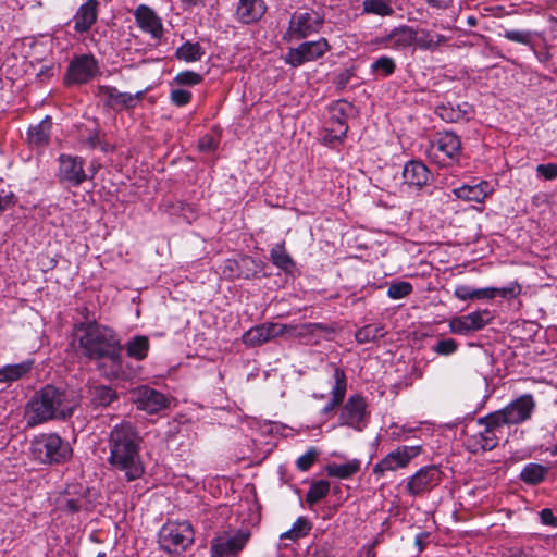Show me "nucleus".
<instances>
[{
    "instance_id": "nucleus-26",
    "label": "nucleus",
    "mask_w": 557,
    "mask_h": 557,
    "mask_svg": "<svg viewBox=\"0 0 557 557\" xmlns=\"http://www.w3.org/2000/svg\"><path fill=\"white\" fill-rule=\"evenodd\" d=\"M435 114L447 123H457L468 121L473 115V108L468 102L456 106L453 103H442L435 108Z\"/></svg>"
},
{
    "instance_id": "nucleus-64",
    "label": "nucleus",
    "mask_w": 557,
    "mask_h": 557,
    "mask_svg": "<svg viewBox=\"0 0 557 557\" xmlns=\"http://www.w3.org/2000/svg\"><path fill=\"white\" fill-rule=\"evenodd\" d=\"M311 557H332L331 549L326 546L317 547Z\"/></svg>"
},
{
    "instance_id": "nucleus-21",
    "label": "nucleus",
    "mask_w": 557,
    "mask_h": 557,
    "mask_svg": "<svg viewBox=\"0 0 557 557\" xmlns=\"http://www.w3.org/2000/svg\"><path fill=\"white\" fill-rule=\"evenodd\" d=\"M348 125L346 122L344 107L338 106L332 110V114L324 127V141L330 145L342 143L346 137Z\"/></svg>"
},
{
    "instance_id": "nucleus-52",
    "label": "nucleus",
    "mask_w": 557,
    "mask_h": 557,
    "mask_svg": "<svg viewBox=\"0 0 557 557\" xmlns=\"http://www.w3.org/2000/svg\"><path fill=\"white\" fill-rule=\"evenodd\" d=\"M15 200L14 193L11 187L0 182V214L10 208Z\"/></svg>"
},
{
    "instance_id": "nucleus-55",
    "label": "nucleus",
    "mask_w": 557,
    "mask_h": 557,
    "mask_svg": "<svg viewBox=\"0 0 557 557\" xmlns=\"http://www.w3.org/2000/svg\"><path fill=\"white\" fill-rule=\"evenodd\" d=\"M455 296L460 300H475V288L468 285L457 286Z\"/></svg>"
},
{
    "instance_id": "nucleus-58",
    "label": "nucleus",
    "mask_w": 557,
    "mask_h": 557,
    "mask_svg": "<svg viewBox=\"0 0 557 557\" xmlns=\"http://www.w3.org/2000/svg\"><path fill=\"white\" fill-rule=\"evenodd\" d=\"M198 147L200 151L209 152L215 149V141L212 136L206 135L199 139Z\"/></svg>"
},
{
    "instance_id": "nucleus-32",
    "label": "nucleus",
    "mask_w": 557,
    "mask_h": 557,
    "mask_svg": "<svg viewBox=\"0 0 557 557\" xmlns=\"http://www.w3.org/2000/svg\"><path fill=\"white\" fill-rule=\"evenodd\" d=\"M34 361L25 360L15 364H7L0 368V383L8 385L24 377L33 369Z\"/></svg>"
},
{
    "instance_id": "nucleus-8",
    "label": "nucleus",
    "mask_w": 557,
    "mask_h": 557,
    "mask_svg": "<svg viewBox=\"0 0 557 557\" xmlns=\"http://www.w3.org/2000/svg\"><path fill=\"white\" fill-rule=\"evenodd\" d=\"M429 158L441 166H449L459 160L461 140L453 132L438 133L431 141Z\"/></svg>"
},
{
    "instance_id": "nucleus-50",
    "label": "nucleus",
    "mask_w": 557,
    "mask_h": 557,
    "mask_svg": "<svg viewBox=\"0 0 557 557\" xmlns=\"http://www.w3.org/2000/svg\"><path fill=\"white\" fill-rule=\"evenodd\" d=\"M458 348V344L453 338H444L440 339L434 346L433 351L443 355V356H449L453 355Z\"/></svg>"
},
{
    "instance_id": "nucleus-51",
    "label": "nucleus",
    "mask_w": 557,
    "mask_h": 557,
    "mask_svg": "<svg viewBox=\"0 0 557 557\" xmlns=\"http://www.w3.org/2000/svg\"><path fill=\"white\" fill-rule=\"evenodd\" d=\"M319 453L317 448L311 447L304 455L298 457L296 460V466L300 471H307L311 468V466L315 462Z\"/></svg>"
},
{
    "instance_id": "nucleus-49",
    "label": "nucleus",
    "mask_w": 557,
    "mask_h": 557,
    "mask_svg": "<svg viewBox=\"0 0 557 557\" xmlns=\"http://www.w3.org/2000/svg\"><path fill=\"white\" fill-rule=\"evenodd\" d=\"M202 76L199 73L193 71H183L176 74L174 83L180 86H195L200 84Z\"/></svg>"
},
{
    "instance_id": "nucleus-4",
    "label": "nucleus",
    "mask_w": 557,
    "mask_h": 557,
    "mask_svg": "<svg viewBox=\"0 0 557 557\" xmlns=\"http://www.w3.org/2000/svg\"><path fill=\"white\" fill-rule=\"evenodd\" d=\"M34 460L42 465H62L73 456V448L57 433L39 434L30 442Z\"/></svg>"
},
{
    "instance_id": "nucleus-62",
    "label": "nucleus",
    "mask_w": 557,
    "mask_h": 557,
    "mask_svg": "<svg viewBox=\"0 0 557 557\" xmlns=\"http://www.w3.org/2000/svg\"><path fill=\"white\" fill-rule=\"evenodd\" d=\"M352 72L350 70H345L343 72H341L338 75H337V85L338 86H346L350 78L352 77Z\"/></svg>"
},
{
    "instance_id": "nucleus-45",
    "label": "nucleus",
    "mask_w": 557,
    "mask_h": 557,
    "mask_svg": "<svg viewBox=\"0 0 557 557\" xmlns=\"http://www.w3.org/2000/svg\"><path fill=\"white\" fill-rule=\"evenodd\" d=\"M534 33L531 30L523 29H506L503 34L504 38L509 41L521 44L528 46L530 49H533L532 37Z\"/></svg>"
},
{
    "instance_id": "nucleus-41",
    "label": "nucleus",
    "mask_w": 557,
    "mask_h": 557,
    "mask_svg": "<svg viewBox=\"0 0 557 557\" xmlns=\"http://www.w3.org/2000/svg\"><path fill=\"white\" fill-rule=\"evenodd\" d=\"M311 530V523L305 517H299L293 524V527L283 532L280 535L281 540H290L296 542L297 540L306 536Z\"/></svg>"
},
{
    "instance_id": "nucleus-10",
    "label": "nucleus",
    "mask_w": 557,
    "mask_h": 557,
    "mask_svg": "<svg viewBox=\"0 0 557 557\" xmlns=\"http://www.w3.org/2000/svg\"><path fill=\"white\" fill-rule=\"evenodd\" d=\"M535 408V403L530 394L522 395L505 408L494 411L493 413L504 426L519 424L531 418Z\"/></svg>"
},
{
    "instance_id": "nucleus-5",
    "label": "nucleus",
    "mask_w": 557,
    "mask_h": 557,
    "mask_svg": "<svg viewBox=\"0 0 557 557\" xmlns=\"http://www.w3.org/2000/svg\"><path fill=\"white\" fill-rule=\"evenodd\" d=\"M195 532L188 521L165 523L159 532L160 547L168 553H182L194 543Z\"/></svg>"
},
{
    "instance_id": "nucleus-34",
    "label": "nucleus",
    "mask_w": 557,
    "mask_h": 557,
    "mask_svg": "<svg viewBox=\"0 0 557 557\" xmlns=\"http://www.w3.org/2000/svg\"><path fill=\"white\" fill-rule=\"evenodd\" d=\"M270 259L272 263L285 271L292 272L295 268V262L290 255L286 251L284 243L275 244L270 250Z\"/></svg>"
},
{
    "instance_id": "nucleus-33",
    "label": "nucleus",
    "mask_w": 557,
    "mask_h": 557,
    "mask_svg": "<svg viewBox=\"0 0 557 557\" xmlns=\"http://www.w3.org/2000/svg\"><path fill=\"white\" fill-rule=\"evenodd\" d=\"M117 394L111 387L97 385L89 388V399L94 407H107L116 400Z\"/></svg>"
},
{
    "instance_id": "nucleus-36",
    "label": "nucleus",
    "mask_w": 557,
    "mask_h": 557,
    "mask_svg": "<svg viewBox=\"0 0 557 557\" xmlns=\"http://www.w3.org/2000/svg\"><path fill=\"white\" fill-rule=\"evenodd\" d=\"M549 469L540 463H528L521 470L520 479L530 485H536L543 482L548 474Z\"/></svg>"
},
{
    "instance_id": "nucleus-27",
    "label": "nucleus",
    "mask_w": 557,
    "mask_h": 557,
    "mask_svg": "<svg viewBox=\"0 0 557 557\" xmlns=\"http://www.w3.org/2000/svg\"><path fill=\"white\" fill-rule=\"evenodd\" d=\"M403 178L408 186L422 188L430 182L431 173L423 162L412 160L405 164Z\"/></svg>"
},
{
    "instance_id": "nucleus-15",
    "label": "nucleus",
    "mask_w": 557,
    "mask_h": 557,
    "mask_svg": "<svg viewBox=\"0 0 557 557\" xmlns=\"http://www.w3.org/2000/svg\"><path fill=\"white\" fill-rule=\"evenodd\" d=\"M133 401L137 409L149 414L158 413L168 406V398L149 386H139L133 392Z\"/></svg>"
},
{
    "instance_id": "nucleus-54",
    "label": "nucleus",
    "mask_w": 557,
    "mask_h": 557,
    "mask_svg": "<svg viewBox=\"0 0 557 557\" xmlns=\"http://www.w3.org/2000/svg\"><path fill=\"white\" fill-rule=\"evenodd\" d=\"M537 175L542 176L546 181H552L557 178V164L556 163H546L539 164L536 166Z\"/></svg>"
},
{
    "instance_id": "nucleus-25",
    "label": "nucleus",
    "mask_w": 557,
    "mask_h": 557,
    "mask_svg": "<svg viewBox=\"0 0 557 557\" xmlns=\"http://www.w3.org/2000/svg\"><path fill=\"white\" fill-rule=\"evenodd\" d=\"M98 0H87L76 11L73 21L74 29L79 34L87 33L98 17Z\"/></svg>"
},
{
    "instance_id": "nucleus-42",
    "label": "nucleus",
    "mask_w": 557,
    "mask_h": 557,
    "mask_svg": "<svg viewBox=\"0 0 557 557\" xmlns=\"http://www.w3.org/2000/svg\"><path fill=\"white\" fill-rule=\"evenodd\" d=\"M522 293V286L517 281L510 282L503 287H493V298L502 299L505 301L516 300Z\"/></svg>"
},
{
    "instance_id": "nucleus-56",
    "label": "nucleus",
    "mask_w": 557,
    "mask_h": 557,
    "mask_svg": "<svg viewBox=\"0 0 557 557\" xmlns=\"http://www.w3.org/2000/svg\"><path fill=\"white\" fill-rule=\"evenodd\" d=\"M86 505L84 498H67L65 499L64 508L72 513L78 512Z\"/></svg>"
},
{
    "instance_id": "nucleus-31",
    "label": "nucleus",
    "mask_w": 557,
    "mask_h": 557,
    "mask_svg": "<svg viewBox=\"0 0 557 557\" xmlns=\"http://www.w3.org/2000/svg\"><path fill=\"white\" fill-rule=\"evenodd\" d=\"M267 11L263 0H238L236 14L246 24L259 21Z\"/></svg>"
},
{
    "instance_id": "nucleus-17",
    "label": "nucleus",
    "mask_w": 557,
    "mask_h": 557,
    "mask_svg": "<svg viewBox=\"0 0 557 557\" xmlns=\"http://www.w3.org/2000/svg\"><path fill=\"white\" fill-rule=\"evenodd\" d=\"M97 97L103 101L104 106L112 109H129L135 106L136 100L140 99L144 91L136 94L122 92L117 88L108 85L97 87Z\"/></svg>"
},
{
    "instance_id": "nucleus-39",
    "label": "nucleus",
    "mask_w": 557,
    "mask_h": 557,
    "mask_svg": "<svg viewBox=\"0 0 557 557\" xmlns=\"http://www.w3.org/2000/svg\"><path fill=\"white\" fill-rule=\"evenodd\" d=\"M362 13L391 16L394 14V9L391 0H363Z\"/></svg>"
},
{
    "instance_id": "nucleus-9",
    "label": "nucleus",
    "mask_w": 557,
    "mask_h": 557,
    "mask_svg": "<svg viewBox=\"0 0 557 557\" xmlns=\"http://www.w3.org/2000/svg\"><path fill=\"white\" fill-rule=\"evenodd\" d=\"M422 451L421 446H398L395 450L388 453L374 467L373 473L379 478L384 476L386 472H395L398 469L406 468L410 461Z\"/></svg>"
},
{
    "instance_id": "nucleus-16",
    "label": "nucleus",
    "mask_w": 557,
    "mask_h": 557,
    "mask_svg": "<svg viewBox=\"0 0 557 557\" xmlns=\"http://www.w3.org/2000/svg\"><path fill=\"white\" fill-rule=\"evenodd\" d=\"M367 414L366 399L360 395L348 398L341 410L339 424L347 425L355 430H362V423Z\"/></svg>"
},
{
    "instance_id": "nucleus-47",
    "label": "nucleus",
    "mask_w": 557,
    "mask_h": 557,
    "mask_svg": "<svg viewBox=\"0 0 557 557\" xmlns=\"http://www.w3.org/2000/svg\"><path fill=\"white\" fill-rule=\"evenodd\" d=\"M412 292V285L406 281L392 282L387 288L388 297L401 299Z\"/></svg>"
},
{
    "instance_id": "nucleus-48",
    "label": "nucleus",
    "mask_w": 557,
    "mask_h": 557,
    "mask_svg": "<svg viewBox=\"0 0 557 557\" xmlns=\"http://www.w3.org/2000/svg\"><path fill=\"white\" fill-rule=\"evenodd\" d=\"M396 69L395 61L387 55L380 57L375 62L372 63L371 70L376 73H381L384 76H389Z\"/></svg>"
},
{
    "instance_id": "nucleus-20",
    "label": "nucleus",
    "mask_w": 557,
    "mask_h": 557,
    "mask_svg": "<svg viewBox=\"0 0 557 557\" xmlns=\"http://www.w3.org/2000/svg\"><path fill=\"white\" fill-rule=\"evenodd\" d=\"M417 30L407 25L393 28L388 34L375 38V42L384 48L406 49L414 44Z\"/></svg>"
},
{
    "instance_id": "nucleus-43",
    "label": "nucleus",
    "mask_w": 557,
    "mask_h": 557,
    "mask_svg": "<svg viewBox=\"0 0 557 557\" xmlns=\"http://www.w3.org/2000/svg\"><path fill=\"white\" fill-rule=\"evenodd\" d=\"M386 331L384 326L379 324H368L363 327L359 329L356 332V339L360 344H364L371 341H375L377 338H381L385 335Z\"/></svg>"
},
{
    "instance_id": "nucleus-2",
    "label": "nucleus",
    "mask_w": 557,
    "mask_h": 557,
    "mask_svg": "<svg viewBox=\"0 0 557 557\" xmlns=\"http://www.w3.org/2000/svg\"><path fill=\"white\" fill-rule=\"evenodd\" d=\"M141 443L138 429L129 421L115 424L109 432L107 461L113 471L123 473L127 482L138 480L145 473L140 456Z\"/></svg>"
},
{
    "instance_id": "nucleus-18",
    "label": "nucleus",
    "mask_w": 557,
    "mask_h": 557,
    "mask_svg": "<svg viewBox=\"0 0 557 557\" xmlns=\"http://www.w3.org/2000/svg\"><path fill=\"white\" fill-rule=\"evenodd\" d=\"M134 18L137 26L151 38L160 40L163 37L164 28L161 17L147 4H139L134 10Z\"/></svg>"
},
{
    "instance_id": "nucleus-3",
    "label": "nucleus",
    "mask_w": 557,
    "mask_h": 557,
    "mask_svg": "<svg viewBox=\"0 0 557 557\" xmlns=\"http://www.w3.org/2000/svg\"><path fill=\"white\" fill-rule=\"evenodd\" d=\"M78 404L72 392L46 385L27 403L26 423L28 426H36L50 420H66L73 416Z\"/></svg>"
},
{
    "instance_id": "nucleus-35",
    "label": "nucleus",
    "mask_w": 557,
    "mask_h": 557,
    "mask_svg": "<svg viewBox=\"0 0 557 557\" xmlns=\"http://www.w3.org/2000/svg\"><path fill=\"white\" fill-rule=\"evenodd\" d=\"M149 339L144 335L132 337L125 345L126 354L129 358L141 361L148 356Z\"/></svg>"
},
{
    "instance_id": "nucleus-11",
    "label": "nucleus",
    "mask_w": 557,
    "mask_h": 557,
    "mask_svg": "<svg viewBox=\"0 0 557 557\" xmlns=\"http://www.w3.org/2000/svg\"><path fill=\"white\" fill-rule=\"evenodd\" d=\"M331 46L325 38L314 41H305L296 48H290L285 55V62L293 67H298L307 62L322 58Z\"/></svg>"
},
{
    "instance_id": "nucleus-12",
    "label": "nucleus",
    "mask_w": 557,
    "mask_h": 557,
    "mask_svg": "<svg viewBox=\"0 0 557 557\" xmlns=\"http://www.w3.org/2000/svg\"><path fill=\"white\" fill-rule=\"evenodd\" d=\"M99 63L91 54H82L74 58L66 71L65 82L71 84H86L99 74Z\"/></svg>"
},
{
    "instance_id": "nucleus-23",
    "label": "nucleus",
    "mask_w": 557,
    "mask_h": 557,
    "mask_svg": "<svg viewBox=\"0 0 557 557\" xmlns=\"http://www.w3.org/2000/svg\"><path fill=\"white\" fill-rule=\"evenodd\" d=\"M327 367L333 372L334 385L331 391V399L321 409L323 414H329L343 403L347 389V379L344 370L332 363Z\"/></svg>"
},
{
    "instance_id": "nucleus-1",
    "label": "nucleus",
    "mask_w": 557,
    "mask_h": 557,
    "mask_svg": "<svg viewBox=\"0 0 557 557\" xmlns=\"http://www.w3.org/2000/svg\"><path fill=\"white\" fill-rule=\"evenodd\" d=\"M73 336L78 342L81 356L95 360L102 374L109 379H125L122 346L116 333L96 321L76 323Z\"/></svg>"
},
{
    "instance_id": "nucleus-63",
    "label": "nucleus",
    "mask_w": 557,
    "mask_h": 557,
    "mask_svg": "<svg viewBox=\"0 0 557 557\" xmlns=\"http://www.w3.org/2000/svg\"><path fill=\"white\" fill-rule=\"evenodd\" d=\"M531 50L534 52V54H535L536 59H537V60H539V62H541V63H547V62L550 60V58H552L550 52L548 51V49H546L545 51H540V52H539V51H536V50H535V48L533 47V49H531Z\"/></svg>"
},
{
    "instance_id": "nucleus-30",
    "label": "nucleus",
    "mask_w": 557,
    "mask_h": 557,
    "mask_svg": "<svg viewBox=\"0 0 557 557\" xmlns=\"http://www.w3.org/2000/svg\"><path fill=\"white\" fill-rule=\"evenodd\" d=\"M226 269L230 270V276L250 278L261 272L260 262L248 256L242 257L239 260H227Z\"/></svg>"
},
{
    "instance_id": "nucleus-24",
    "label": "nucleus",
    "mask_w": 557,
    "mask_h": 557,
    "mask_svg": "<svg viewBox=\"0 0 557 557\" xmlns=\"http://www.w3.org/2000/svg\"><path fill=\"white\" fill-rule=\"evenodd\" d=\"M52 121L46 116L39 123L29 125L27 129V144L33 150L42 151L50 143Z\"/></svg>"
},
{
    "instance_id": "nucleus-38",
    "label": "nucleus",
    "mask_w": 557,
    "mask_h": 557,
    "mask_svg": "<svg viewBox=\"0 0 557 557\" xmlns=\"http://www.w3.org/2000/svg\"><path fill=\"white\" fill-rule=\"evenodd\" d=\"M359 470L360 461L358 459H352L342 465L330 463L326 466V473L329 476H334L343 480L351 478Z\"/></svg>"
},
{
    "instance_id": "nucleus-6",
    "label": "nucleus",
    "mask_w": 557,
    "mask_h": 557,
    "mask_svg": "<svg viewBox=\"0 0 557 557\" xmlns=\"http://www.w3.org/2000/svg\"><path fill=\"white\" fill-rule=\"evenodd\" d=\"M478 424L483 429L468 437L469 449L475 454L494 449L504 435V425L493 412L480 418Z\"/></svg>"
},
{
    "instance_id": "nucleus-19",
    "label": "nucleus",
    "mask_w": 557,
    "mask_h": 557,
    "mask_svg": "<svg viewBox=\"0 0 557 557\" xmlns=\"http://www.w3.org/2000/svg\"><path fill=\"white\" fill-rule=\"evenodd\" d=\"M249 534L237 532L232 536H218L211 543V557L236 556L246 545Z\"/></svg>"
},
{
    "instance_id": "nucleus-46",
    "label": "nucleus",
    "mask_w": 557,
    "mask_h": 557,
    "mask_svg": "<svg viewBox=\"0 0 557 557\" xmlns=\"http://www.w3.org/2000/svg\"><path fill=\"white\" fill-rule=\"evenodd\" d=\"M78 140L88 149L97 148L101 145L98 127H85V129L81 131Z\"/></svg>"
},
{
    "instance_id": "nucleus-57",
    "label": "nucleus",
    "mask_w": 557,
    "mask_h": 557,
    "mask_svg": "<svg viewBox=\"0 0 557 557\" xmlns=\"http://www.w3.org/2000/svg\"><path fill=\"white\" fill-rule=\"evenodd\" d=\"M541 521L554 528H557V517L553 513V511L548 508L543 509L540 512Z\"/></svg>"
},
{
    "instance_id": "nucleus-29",
    "label": "nucleus",
    "mask_w": 557,
    "mask_h": 557,
    "mask_svg": "<svg viewBox=\"0 0 557 557\" xmlns=\"http://www.w3.org/2000/svg\"><path fill=\"white\" fill-rule=\"evenodd\" d=\"M488 322L490 320L483 319V315H455L449 321V327L454 334L469 335L482 330Z\"/></svg>"
},
{
    "instance_id": "nucleus-14",
    "label": "nucleus",
    "mask_w": 557,
    "mask_h": 557,
    "mask_svg": "<svg viewBox=\"0 0 557 557\" xmlns=\"http://www.w3.org/2000/svg\"><path fill=\"white\" fill-rule=\"evenodd\" d=\"M443 480V472L436 466H426L408 479L406 491L411 496H421L431 492Z\"/></svg>"
},
{
    "instance_id": "nucleus-7",
    "label": "nucleus",
    "mask_w": 557,
    "mask_h": 557,
    "mask_svg": "<svg viewBox=\"0 0 557 557\" xmlns=\"http://www.w3.org/2000/svg\"><path fill=\"white\" fill-rule=\"evenodd\" d=\"M324 24V16L314 10L294 12L283 38L286 41L300 40L318 34Z\"/></svg>"
},
{
    "instance_id": "nucleus-22",
    "label": "nucleus",
    "mask_w": 557,
    "mask_h": 557,
    "mask_svg": "<svg viewBox=\"0 0 557 557\" xmlns=\"http://www.w3.org/2000/svg\"><path fill=\"white\" fill-rule=\"evenodd\" d=\"M287 331V325L282 323H264L251 327L243 335V341L249 346L261 345Z\"/></svg>"
},
{
    "instance_id": "nucleus-13",
    "label": "nucleus",
    "mask_w": 557,
    "mask_h": 557,
    "mask_svg": "<svg viewBox=\"0 0 557 557\" xmlns=\"http://www.w3.org/2000/svg\"><path fill=\"white\" fill-rule=\"evenodd\" d=\"M58 178L62 184L77 187L87 180L84 159L78 156L61 153L59 156Z\"/></svg>"
},
{
    "instance_id": "nucleus-61",
    "label": "nucleus",
    "mask_w": 557,
    "mask_h": 557,
    "mask_svg": "<svg viewBox=\"0 0 557 557\" xmlns=\"http://www.w3.org/2000/svg\"><path fill=\"white\" fill-rule=\"evenodd\" d=\"M406 432L407 430L405 429V426H399L397 424H393L389 426V436L392 440H400Z\"/></svg>"
},
{
    "instance_id": "nucleus-59",
    "label": "nucleus",
    "mask_w": 557,
    "mask_h": 557,
    "mask_svg": "<svg viewBox=\"0 0 557 557\" xmlns=\"http://www.w3.org/2000/svg\"><path fill=\"white\" fill-rule=\"evenodd\" d=\"M475 300H494L493 287L475 288Z\"/></svg>"
},
{
    "instance_id": "nucleus-60",
    "label": "nucleus",
    "mask_w": 557,
    "mask_h": 557,
    "mask_svg": "<svg viewBox=\"0 0 557 557\" xmlns=\"http://www.w3.org/2000/svg\"><path fill=\"white\" fill-rule=\"evenodd\" d=\"M503 557H531V556L520 547H510V548L505 549V552L503 553Z\"/></svg>"
},
{
    "instance_id": "nucleus-44",
    "label": "nucleus",
    "mask_w": 557,
    "mask_h": 557,
    "mask_svg": "<svg viewBox=\"0 0 557 557\" xmlns=\"http://www.w3.org/2000/svg\"><path fill=\"white\" fill-rule=\"evenodd\" d=\"M330 491V483L325 480H320L312 483L306 494V502L310 505L317 504L322 498L326 497Z\"/></svg>"
},
{
    "instance_id": "nucleus-40",
    "label": "nucleus",
    "mask_w": 557,
    "mask_h": 557,
    "mask_svg": "<svg viewBox=\"0 0 557 557\" xmlns=\"http://www.w3.org/2000/svg\"><path fill=\"white\" fill-rule=\"evenodd\" d=\"M446 41V37L441 34L431 33L429 30L417 32L414 44L420 49L434 50Z\"/></svg>"
},
{
    "instance_id": "nucleus-28",
    "label": "nucleus",
    "mask_w": 557,
    "mask_h": 557,
    "mask_svg": "<svg viewBox=\"0 0 557 557\" xmlns=\"http://www.w3.org/2000/svg\"><path fill=\"white\" fill-rule=\"evenodd\" d=\"M493 191L494 188L486 181H481L474 185H462L453 189L456 198L474 202H483Z\"/></svg>"
},
{
    "instance_id": "nucleus-53",
    "label": "nucleus",
    "mask_w": 557,
    "mask_h": 557,
    "mask_svg": "<svg viewBox=\"0 0 557 557\" xmlns=\"http://www.w3.org/2000/svg\"><path fill=\"white\" fill-rule=\"evenodd\" d=\"M170 100L177 107L186 106L191 100V92L182 88H173L170 92Z\"/></svg>"
},
{
    "instance_id": "nucleus-37",
    "label": "nucleus",
    "mask_w": 557,
    "mask_h": 557,
    "mask_svg": "<svg viewBox=\"0 0 557 557\" xmlns=\"http://www.w3.org/2000/svg\"><path fill=\"white\" fill-rule=\"evenodd\" d=\"M203 55L205 49L198 42L191 41L184 42L175 51V57L187 63L197 62L201 60Z\"/></svg>"
}]
</instances>
